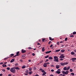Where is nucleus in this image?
I'll return each mask as SVG.
<instances>
[{"label": "nucleus", "mask_w": 76, "mask_h": 76, "mask_svg": "<svg viewBox=\"0 0 76 76\" xmlns=\"http://www.w3.org/2000/svg\"><path fill=\"white\" fill-rule=\"evenodd\" d=\"M10 71L12 73H15V72H16V70H15V69L14 68H12L10 69Z\"/></svg>", "instance_id": "1"}, {"label": "nucleus", "mask_w": 76, "mask_h": 76, "mask_svg": "<svg viewBox=\"0 0 76 76\" xmlns=\"http://www.w3.org/2000/svg\"><path fill=\"white\" fill-rule=\"evenodd\" d=\"M62 73H63V74H64V75H67V74H68V73H69V71H67L66 72L63 71Z\"/></svg>", "instance_id": "2"}, {"label": "nucleus", "mask_w": 76, "mask_h": 76, "mask_svg": "<svg viewBox=\"0 0 76 76\" xmlns=\"http://www.w3.org/2000/svg\"><path fill=\"white\" fill-rule=\"evenodd\" d=\"M71 60H72V61L73 62H75V61H75V60H76V58H71Z\"/></svg>", "instance_id": "3"}, {"label": "nucleus", "mask_w": 76, "mask_h": 76, "mask_svg": "<svg viewBox=\"0 0 76 76\" xmlns=\"http://www.w3.org/2000/svg\"><path fill=\"white\" fill-rule=\"evenodd\" d=\"M54 61H56V62H58V58H57L56 59H55L53 60Z\"/></svg>", "instance_id": "4"}, {"label": "nucleus", "mask_w": 76, "mask_h": 76, "mask_svg": "<svg viewBox=\"0 0 76 76\" xmlns=\"http://www.w3.org/2000/svg\"><path fill=\"white\" fill-rule=\"evenodd\" d=\"M13 68H14L16 70H20V68L18 67H14Z\"/></svg>", "instance_id": "5"}, {"label": "nucleus", "mask_w": 76, "mask_h": 76, "mask_svg": "<svg viewBox=\"0 0 76 76\" xmlns=\"http://www.w3.org/2000/svg\"><path fill=\"white\" fill-rule=\"evenodd\" d=\"M64 56L62 55L60 56L59 58H64Z\"/></svg>", "instance_id": "6"}, {"label": "nucleus", "mask_w": 76, "mask_h": 76, "mask_svg": "<svg viewBox=\"0 0 76 76\" xmlns=\"http://www.w3.org/2000/svg\"><path fill=\"white\" fill-rule=\"evenodd\" d=\"M26 50L23 49H22L21 50V53H26Z\"/></svg>", "instance_id": "7"}, {"label": "nucleus", "mask_w": 76, "mask_h": 76, "mask_svg": "<svg viewBox=\"0 0 76 76\" xmlns=\"http://www.w3.org/2000/svg\"><path fill=\"white\" fill-rule=\"evenodd\" d=\"M39 70H41V72H42V73L45 72V70H44V69H40Z\"/></svg>", "instance_id": "8"}, {"label": "nucleus", "mask_w": 76, "mask_h": 76, "mask_svg": "<svg viewBox=\"0 0 76 76\" xmlns=\"http://www.w3.org/2000/svg\"><path fill=\"white\" fill-rule=\"evenodd\" d=\"M56 69H59V68H60V66H59V65H56Z\"/></svg>", "instance_id": "9"}, {"label": "nucleus", "mask_w": 76, "mask_h": 76, "mask_svg": "<svg viewBox=\"0 0 76 76\" xmlns=\"http://www.w3.org/2000/svg\"><path fill=\"white\" fill-rule=\"evenodd\" d=\"M47 64H46L45 63L44 64H43V67H47Z\"/></svg>", "instance_id": "10"}, {"label": "nucleus", "mask_w": 76, "mask_h": 76, "mask_svg": "<svg viewBox=\"0 0 76 76\" xmlns=\"http://www.w3.org/2000/svg\"><path fill=\"white\" fill-rule=\"evenodd\" d=\"M54 39H52V38L50 37H49V40H50L51 41H53V40H54Z\"/></svg>", "instance_id": "11"}, {"label": "nucleus", "mask_w": 76, "mask_h": 76, "mask_svg": "<svg viewBox=\"0 0 76 76\" xmlns=\"http://www.w3.org/2000/svg\"><path fill=\"white\" fill-rule=\"evenodd\" d=\"M47 74V73L46 72H44L42 74V76H44V75H45Z\"/></svg>", "instance_id": "12"}, {"label": "nucleus", "mask_w": 76, "mask_h": 76, "mask_svg": "<svg viewBox=\"0 0 76 76\" xmlns=\"http://www.w3.org/2000/svg\"><path fill=\"white\" fill-rule=\"evenodd\" d=\"M51 51H47L45 53H46V54H48V53H51Z\"/></svg>", "instance_id": "13"}, {"label": "nucleus", "mask_w": 76, "mask_h": 76, "mask_svg": "<svg viewBox=\"0 0 76 76\" xmlns=\"http://www.w3.org/2000/svg\"><path fill=\"white\" fill-rule=\"evenodd\" d=\"M20 52H19V51H18V52L17 53H16V55H17V56H19V53Z\"/></svg>", "instance_id": "14"}, {"label": "nucleus", "mask_w": 76, "mask_h": 76, "mask_svg": "<svg viewBox=\"0 0 76 76\" xmlns=\"http://www.w3.org/2000/svg\"><path fill=\"white\" fill-rule=\"evenodd\" d=\"M64 65H67V64H68L69 63H67V62H65L64 63Z\"/></svg>", "instance_id": "15"}, {"label": "nucleus", "mask_w": 76, "mask_h": 76, "mask_svg": "<svg viewBox=\"0 0 76 76\" xmlns=\"http://www.w3.org/2000/svg\"><path fill=\"white\" fill-rule=\"evenodd\" d=\"M15 61V59H12L10 61L11 63H12Z\"/></svg>", "instance_id": "16"}, {"label": "nucleus", "mask_w": 76, "mask_h": 76, "mask_svg": "<svg viewBox=\"0 0 76 76\" xmlns=\"http://www.w3.org/2000/svg\"><path fill=\"white\" fill-rule=\"evenodd\" d=\"M71 55H74L75 53L73 52H72L71 53Z\"/></svg>", "instance_id": "17"}, {"label": "nucleus", "mask_w": 76, "mask_h": 76, "mask_svg": "<svg viewBox=\"0 0 76 76\" xmlns=\"http://www.w3.org/2000/svg\"><path fill=\"white\" fill-rule=\"evenodd\" d=\"M2 67H7V65H6L4 64L2 65Z\"/></svg>", "instance_id": "18"}, {"label": "nucleus", "mask_w": 76, "mask_h": 76, "mask_svg": "<svg viewBox=\"0 0 76 76\" xmlns=\"http://www.w3.org/2000/svg\"><path fill=\"white\" fill-rule=\"evenodd\" d=\"M60 51V49H59V50H55V52H59Z\"/></svg>", "instance_id": "19"}, {"label": "nucleus", "mask_w": 76, "mask_h": 76, "mask_svg": "<svg viewBox=\"0 0 76 76\" xmlns=\"http://www.w3.org/2000/svg\"><path fill=\"white\" fill-rule=\"evenodd\" d=\"M26 73L27 74H28L29 73V70H26Z\"/></svg>", "instance_id": "20"}, {"label": "nucleus", "mask_w": 76, "mask_h": 76, "mask_svg": "<svg viewBox=\"0 0 76 76\" xmlns=\"http://www.w3.org/2000/svg\"><path fill=\"white\" fill-rule=\"evenodd\" d=\"M45 48L44 47H43L42 48V52H44V51H45V49H44Z\"/></svg>", "instance_id": "21"}, {"label": "nucleus", "mask_w": 76, "mask_h": 76, "mask_svg": "<svg viewBox=\"0 0 76 76\" xmlns=\"http://www.w3.org/2000/svg\"><path fill=\"white\" fill-rule=\"evenodd\" d=\"M60 73H61V72H60V71H57L56 72V73H57L58 74H60Z\"/></svg>", "instance_id": "22"}, {"label": "nucleus", "mask_w": 76, "mask_h": 76, "mask_svg": "<svg viewBox=\"0 0 76 76\" xmlns=\"http://www.w3.org/2000/svg\"><path fill=\"white\" fill-rule=\"evenodd\" d=\"M25 67H26V66H25V65H23L22 66V69H25Z\"/></svg>", "instance_id": "23"}, {"label": "nucleus", "mask_w": 76, "mask_h": 76, "mask_svg": "<svg viewBox=\"0 0 76 76\" xmlns=\"http://www.w3.org/2000/svg\"><path fill=\"white\" fill-rule=\"evenodd\" d=\"M64 70H67V67H64Z\"/></svg>", "instance_id": "24"}, {"label": "nucleus", "mask_w": 76, "mask_h": 76, "mask_svg": "<svg viewBox=\"0 0 76 76\" xmlns=\"http://www.w3.org/2000/svg\"><path fill=\"white\" fill-rule=\"evenodd\" d=\"M64 51H65V50H61V52L62 53H64Z\"/></svg>", "instance_id": "25"}, {"label": "nucleus", "mask_w": 76, "mask_h": 76, "mask_svg": "<svg viewBox=\"0 0 76 76\" xmlns=\"http://www.w3.org/2000/svg\"><path fill=\"white\" fill-rule=\"evenodd\" d=\"M32 73V71H30L29 72V75H31Z\"/></svg>", "instance_id": "26"}, {"label": "nucleus", "mask_w": 76, "mask_h": 76, "mask_svg": "<svg viewBox=\"0 0 76 76\" xmlns=\"http://www.w3.org/2000/svg\"><path fill=\"white\" fill-rule=\"evenodd\" d=\"M70 66H69L67 67V68H66V70H69L70 69Z\"/></svg>", "instance_id": "27"}, {"label": "nucleus", "mask_w": 76, "mask_h": 76, "mask_svg": "<svg viewBox=\"0 0 76 76\" xmlns=\"http://www.w3.org/2000/svg\"><path fill=\"white\" fill-rule=\"evenodd\" d=\"M60 64L61 65V66H64V64L63 63H60Z\"/></svg>", "instance_id": "28"}, {"label": "nucleus", "mask_w": 76, "mask_h": 76, "mask_svg": "<svg viewBox=\"0 0 76 76\" xmlns=\"http://www.w3.org/2000/svg\"><path fill=\"white\" fill-rule=\"evenodd\" d=\"M58 57L57 56H54V59H56V58H58Z\"/></svg>", "instance_id": "29"}, {"label": "nucleus", "mask_w": 76, "mask_h": 76, "mask_svg": "<svg viewBox=\"0 0 76 76\" xmlns=\"http://www.w3.org/2000/svg\"><path fill=\"white\" fill-rule=\"evenodd\" d=\"M74 37V35L73 34H71L70 36V37Z\"/></svg>", "instance_id": "30"}, {"label": "nucleus", "mask_w": 76, "mask_h": 76, "mask_svg": "<svg viewBox=\"0 0 76 76\" xmlns=\"http://www.w3.org/2000/svg\"><path fill=\"white\" fill-rule=\"evenodd\" d=\"M49 59L50 60H52V59H53V58H52V57H50L49 58Z\"/></svg>", "instance_id": "31"}, {"label": "nucleus", "mask_w": 76, "mask_h": 76, "mask_svg": "<svg viewBox=\"0 0 76 76\" xmlns=\"http://www.w3.org/2000/svg\"><path fill=\"white\" fill-rule=\"evenodd\" d=\"M49 57V56L47 55L46 56H45V58H48V57Z\"/></svg>", "instance_id": "32"}, {"label": "nucleus", "mask_w": 76, "mask_h": 76, "mask_svg": "<svg viewBox=\"0 0 76 76\" xmlns=\"http://www.w3.org/2000/svg\"><path fill=\"white\" fill-rule=\"evenodd\" d=\"M73 35H75V34H76V32L74 31V32H73Z\"/></svg>", "instance_id": "33"}, {"label": "nucleus", "mask_w": 76, "mask_h": 76, "mask_svg": "<svg viewBox=\"0 0 76 76\" xmlns=\"http://www.w3.org/2000/svg\"><path fill=\"white\" fill-rule=\"evenodd\" d=\"M68 39V38L67 37H66L65 39V40L66 41H67V39Z\"/></svg>", "instance_id": "34"}, {"label": "nucleus", "mask_w": 76, "mask_h": 76, "mask_svg": "<svg viewBox=\"0 0 76 76\" xmlns=\"http://www.w3.org/2000/svg\"><path fill=\"white\" fill-rule=\"evenodd\" d=\"M9 58V57H8L4 58V60H7V59H8V58Z\"/></svg>", "instance_id": "35"}, {"label": "nucleus", "mask_w": 76, "mask_h": 76, "mask_svg": "<svg viewBox=\"0 0 76 76\" xmlns=\"http://www.w3.org/2000/svg\"><path fill=\"white\" fill-rule=\"evenodd\" d=\"M29 71H31L32 70V68H29Z\"/></svg>", "instance_id": "36"}, {"label": "nucleus", "mask_w": 76, "mask_h": 76, "mask_svg": "<svg viewBox=\"0 0 76 76\" xmlns=\"http://www.w3.org/2000/svg\"><path fill=\"white\" fill-rule=\"evenodd\" d=\"M7 69L8 70H10V68L9 67H8V68H7Z\"/></svg>", "instance_id": "37"}, {"label": "nucleus", "mask_w": 76, "mask_h": 76, "mask_svg": "<svg viewBox=\"0 0 76 76\" xmlns=\"http://www.w3.org/2000/svg\"><path fill=\"white\" fill-rule=\"evenodd\" d=\"M70 71L71 72H73V70L72 69H70Z\"/></svg>", "instance_id": "38"}, {"label": "nucleus", "mask_w": 76, "mask_h": 76, "mask_svg": "<svg viewBox=\"0 0 76 76\" xmlns=\"http://www.w3.org/2000/svg\"><path fill=\"white\" fill-rule=\"evenodd\" d=\"M71 75H72V76H74L75 75V74H74V73H71Z\"/></svg>", "instance_id": "39"}, {"label": "nucleus", "mask_w": 76, "mask_h": 76, "mask_svg": "<svg viewBox=\"0 0 76 76\" xmlns=\"http://www.w3.org/2000/svg\"><path fill=\"white\" fill-rule=\"evenodd\" d=\"M57 44L58 45H59V44H60V42H58L57 43Z\"/></svg>", "instance_id": "40"}, {"label": "nucleus", "mask_w": 76, "mask_h": 76, "mask_svg": "<svg viewBox=\"0 0 76 76\" xmlns=\"http://www.w3.org/2000/svg\"><path fill=\"white\" fill-rule=\"evenodd\" d=\"M45 39H42V42H44V40H45Z\"/></svg>", "instance_id": "41"}, {"label": "nucleus", "mask_w": 76, "mask_h": 76, "mask_svg": "<svg viewBox=\"0 0 76 76\" xmlns=\"http://www.w3.org/2000/svg\"><path fill=\"white\" fill-rule=\"evenodd\" d=\"M25 56H26V55L25 54L23 55L22 56V57H25Z\"/></svg>", "instance_id": "42"}, {"label": "nucleus", "mask_w": 76, "mask_h": 76, "mask_svg": "<svg viewBox=\"0 0 76 76\" xmlns=\"http://www.w3.org/2000/svg\"><path fill=\"white\" fill-rule=\"evenodd\" d=\"M32 56H35V54L34 53H33L32 54Z\"/></svg>", "instance_id": "43"}, {"label": "nucleus", "mask_w": 76, "mask_h": 76, "mask_svg": "<svg viewBox=\"0 0 76 76\" xmlns=\"http://www.w3.org/2000/svg\"><path fill=\"white\" fill-rule=\"evenodd\" d=\"M24 75H26V76H28V74H26V73H24Z\"/></svg>", "instance_id": "44"}, {"label": "nucleus", "mask_w": 76, "mask_h": 76, "mask_svg": "<svg viewBox=\"0 0 76 76\" xmlns=\"http://www.w3.org/2000/svg\"><path fill=\"white\" fill-rule=\"evenodd\" d=\"M10 56H13L14 54H12L10 55Z\"/></svg>", "instance_id": "45"}, {"label": "nucleus", "mask_w": 76, "mask_h": 76, "mask_svg": "<svg viewBox=\"0 0 76 76\" xmlns=\"http://www.w3.org/2000/svg\"><path fill=\"white\" fill-rule=\"evenodd\" d=\"M34 70H36V69H37V68L35 67H34Z\"/></svg>", "instance_id": "46"}, {"label": "nucleus", "mask_w": 76, "mask_h": 76, "mask_svg": "<svg viewBox=\"0 0 76 76\" xmlns=\"http://www.w3.org/2000/svg\"><path fill=\"white\" fill-rule=\"evenodd\" d=\"M15 66H18V64H15Z\"/></svg>", "instance_id": "47"}, {"label": "nucleus", "mask_w": 76, "mask_h": 76, "mask_svg": "<svg viewBox=\"0 0 76 76\" xmlns=\"http://www.w3.org/2000/svg\"><path fill=\"white\" fill-rule=\"evenodd\" d=\"M48 61V59H47L45 61V62H47V61Z\"/></svg>", "instance_id": "48"}, {"label": "nucleus", "mask_w": 76, "mask_h": 76, "mask_svg": "<svg viewBox=\"0 0 76 76\" xmlns=\"http://www.w3.org/2000/svg\"><path fill=\"white\" fill-rule=\"evenodd\" d=\"M2 72H5V69H2Z\"/></svg>", "instance_id": "49"}, {"label": "nucleus", "mask_w": 76, "mask_h": 76, "mask_svg": "<svg viewBox=\"0 0 76 76\" xmlns=\"http://www.w3.org/2000/svg\"><path fill=\"white\" fill-rule=\"evenodd\" d=\"M54 70L53 69H51V71L52 72H54Z\"/></svg>", "instance_id": "50"}, {"label": "nucleus", "mask_w": 76, "mask_h": 76, "mask_svg": "<svg viewBox=\"0 0 76 76\" xmlns=\"http://www.w3.org/2000/svg\"><path fill=\"white\" fill-rule=\"evenodd\" d=\"M31 48L30 47H29L28 48V50H31Z\"/></svg>", "instance_id": "51"}, {"label": "nucleus", "mask_w": 76, "mask_h": 76, "mask_svg": "<svg viewBox=\"0 0 76 76\" xmlns=\"http://www.w3.org/2000/svg\"><path fill=\"white\" fill-rule=\"evenodd\" d=\"M50 47L51 48V47H53V45H51L50 46Z\"/></svg>", "instance_id": "52"}, {"label": "nucleus", "mask_w": 76, "mask_h": 76, "mask_svg": "<svg viewBox=\"0 0 76 76\" xmlns=\"http://www.w3.org/2000/svg\"><path fill=\"white\" fill-rule=\"evenodd\" d=\"M50 66H51V67H54V65H50Z\"/></svg>", "instance_id": "53"}, {"label": "nucleus", "mask_w": 76, "mask_h": 76, "mask_svg": "<svg viewBox=\"0 0 76 76\" xmlns=\"http://www.w3.org/2000/svg\"><path fill=\"white\" fill-rule=\"evenodd\" d=\"M60 60H61L62 61H63L64 60V59H60Z\"/></svg>", "instance_id": "54"}, {"label": "nucleus", "mask_w": 76, "mask_h": 76, "mask_svg": "<svg viewBox=\"0 0 76 76\" xmlns=\"http://www.w3.org/2000/svg\"><path fill=\"white\" fill-rule=\"evenodd\" d=\"M51 41H50L49 42V44H50V43H51Z\"/></svg>", "instance_id": "55"}, {"label": "nucleus", "mask_w": 76, "mask_h": 76, "mask_svg": "<svg viewBox=\"0 0 76 76\" xmlns=\"http://www.w3.org/2000/svg\"><path fill=\"white\" fill-rule=\"evenodd\" d=\"M45 64H46L47 65V64H50V63L48 62V63H47Z\"/></svg>", "instance_id": "56"}, {"label": "nucleus", "mask_w": 76, "mask_h": 76, "mask_svg": "<svg viewBox=\"0 0 76 76\" xmlns=\"http://www.w3.org/2000/svg\"><path fill=\"white\" fill-rule=\"evenodd\" d=\"M3 76V74H0V76Z\"/></svg>", "instance_id": "57"}, {"label": "nucleus", "mask_w": 76, "mask_h": 76, "mask_svg": "<svg viewBox=\"0 0 76 76\" xmlns=\"http://www.w3.org/2000/svg\"><path fill=\"white\" fill-rule=\"evenodd\" d=\"M3 64V62H1L0 63V64Z\"/></svg>", "instance_id": "58"}, {"label": "nucleus", "mask_w": 76, "mask_h": 76, "mask_svg": "<svg viewBox=\"0 0 76 76\" xmlns=\"http://www.w3.org/2000/svg\"><path fill=\"white\" fill-rule=\"evenodd\" d=\"M8 76H12V75H11V74H9L8 75Z\"/></svg>", "instance_id": "59"}, {"label": "nucleus", "mask_w": 76, "mask_h": 76, "mask_svg": "<svg viewBox=\"0 0 76 76\" xmlns=\"http://www.w3.org/2000/svg\"><path fill=\"white\" fill-rule=\"evenodd\" d=\"M28 61H29V62H31V60H28Z\"/></svg>", "instance_id": "60"}, {"label": "nucleus", "mask_w": 76, "mask_h": 76, "mask_svg": "<svg viewBox=\"0 0 76 76\" xmlns=\"http://www.w3.org/2000/svg\"><path fill=\"white\" fill-rule=\"evenodd\" d=\"M20 61H21V62H23V61L21 59L20 60Z\"/></svg>", "instance_id": "61"}, {"label": "nucleus", "mask_w": 76, "mask_h": 76, "mask_svg": "<svg viewBox=\"0 0 76 76\" xmlns=\"http://www.w3.org/2000/svg\"><path fill=\"white\" fill-rule=\"evenodd\" d=\"M74 51L75 52V53H76V50H74Z\"/></svg>", "instance_id": "62"}, {"label": "nucleus", "mask_w": 76, "mask_h": 76, "mask_svg": "<svg viewBox=\"0 0 76 76\" xmlns=\"http://www.w3.org/2000/svg\"><path fill=\"white\" fill-rule=\"evenodd\" d=\"M37 45H40V43H37Z\"/></svg>", "instance_id": "63"}, {"label": "nucleus", "mask_w": 76, "mask_h": 76, "mask_svg": "<svg viewBox=\"0 0 76 76\" xmlns=\"http://www.w3.org/2000/svg\"><path fill=\"white\" fill-rule=\"evenodd\" d=\"M50 76H53V75H50Z\"/></svg>", "instance_id": "64"}]
</instances>
